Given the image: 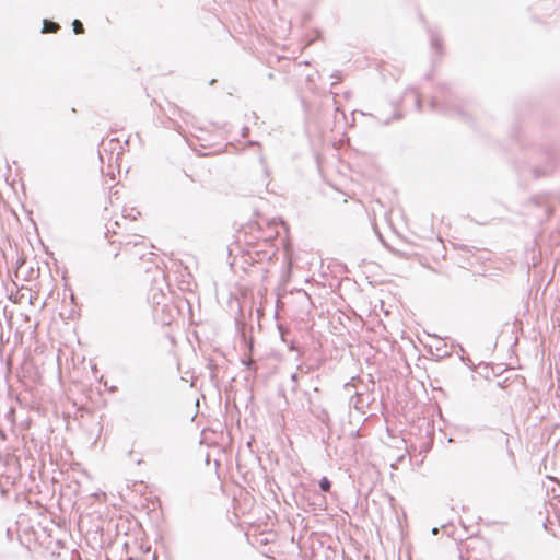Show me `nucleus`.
Here are the masks:
<instances>
[{"instance_id":"0eeeda50","label":"nucleus","mask_w":560,"mask_h":560,"mask_svg":"<svg viewBox=\"0 0 560 560\" xmlns=\"http://www.w3.org/2000/svg\"><path fill=\"white\" fill-rule=\"evenodd\" d=\"M438 532H439V529L436 527L432 529L433 534H438Z\"/></svg>"},{"instance_id":"f03ea898","label":"nucleus","mask_w":560,"mask_h":560,"mask_svg":"<svg viewBox=\"0 0 560 560\" xmlns=\"http://www.w3.org/2000/svg\"><path fill=\"white\" fill-rule=\"evenodd\" d=\"M331 483L327 477H323L319 481V488L324 492H328L330 490Z\"/></svg>"},{"instance_id":"7ed1b4c3","label":"nucleus","mask_w":560,"mask_h":560,"mask_svg":"<svg viewBox=\"0 0 560 560\" xmlns=\"http://www.w3.org/2000/svg\"><path fill=\"white\" fill-rule=\"evenodd\" d=\"M73 32L75 34H82L84 32L83 24L79 20H74L72 23Z\"/></svg>"},{"instance_id":"39448f33","label":"nucleus","mask_w":560,"mask_h":560,"mask_svg":"<svg viewBox=\"0 0 560 560\" xmlns=\"http://www.w3.org/2000/svg\"><path fill=\"white\" fill-rule=\"evenodd\" d=\"M416 104H417L418 108L420 109L421 108V100H420L419 95L416 96Z\"/></svg>"},{"instance_id":"20e7f679","label":"nucleus","mask_w":560,"mask_h":560,"mask_svg":"<svg viewBox=\"0 0 560 560\" xmlns=\"http://www.w3.org/2000/svg\"><path fill=\"white\" fill-rule=\"evenodd\" d=\"M291 381L293 382V390H295V389H296V387H298V381H299V375H298V373H293V374L291 375Z\"/></svg>"},{"instance_id":"6e6552de","label":"nucleus","mask_w":560,"mask_h":560,"mask_svg":"<svg viewBox=\"0 0 560 560\" xmlns=\"http://www.w3.org/2000/svg\"><path fill=\"white\" fill-rule=\"evenodd\" d=\"M298 370L303 371V366H302V365H299V366H298Z\"/></svg>"},{"instance_id":"423d86ee","label":"nucleus","mask_w":560,"mask_h":560,"mask_svg":"<svg viewBox=\"0 0 560 560\" xmlns=\"http://www.w3.org/2000/svg\"><path fill=\"white\" fill-rule=\"evenodd\" d=\"M432 45H433V46H438V39H436V38H433V39H432Z\"/></svg>"},{"instance_id":"f257e3e1","label":"nucleus","mask_w":560,"mask_h":560,"mask_svg":"<svg viewBox=\"0 0 560 560\" xmlns=\"http://www.w3.org/2000/svg\"><path fill=\"white\" fill-rule=\"evenodd\" d=\"M58 28H59L58 23H56V22H50V21H47V20H45V21H44V28H43V33H46V32H56Z\"/></svg>"}]
</instances>
